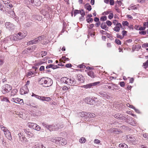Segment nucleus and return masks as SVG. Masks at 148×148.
Returning <instances> with one entry per match:
<instances>
[{"mask_svg": "<svg viewBox=\"0 0 148 148\" xmlns=\"http://www.w3.org/2000/svg\"><path fill=\"white\" fill-rule=\"evenodd\" d=\"M85 101L87 103L90 104H93V102H94V100L88 97L85 98Z\"/></svg>", "mask_w": 148, "mask_h": 148, "instance_id": "14", "label": "nucleus"}, {"mask_svg": "<svg viewBox=\"0 0 148 148\" xmlns=\"http://www.w3.org/2000/svg\"><path fill=\"white\" fill-rule=\"evenodd\" d=\"M34 40H31L27 42V45H30L31 44H35V42H34Z\"/></svg>", "mask_w": 148, "mask_h": 148, "instance_id": "39", "label": "nucleus"}, {"mask_svg": "<svg viewBox=\"0 0 148 148\" xmlns=\"http://www.w3.org/2000/svg\"><path fill=\"white\" fill-rule=\"evenodd\" d=\"M16 103H20L22 105L23 104V100L18 98H16Z\"/></svg>", "mask_w": 148, "mask_h": 148, "instance_id": "21", "label": "nucleus"}, {"mask_svg": "<svg viewBox=\"0 0 148 148\" xmlns=\"http://www.w3.org/2000/svg\"><path fill=\"white\" fill-rule=\"evenodd\" d=\"M4 63V59L2 57L0 58V66H2Z\"/></svg>", "mask_w": 148, "mask_h": 148, "instance_id": "37", "label": "nucleus"}, {"mask_svg": "<svg viewBox=\"0 0 148 148\" xmlns=\"http://www.w3.org/2000/svg\"><path fill=\"white\" fill-rule=\"evenodd\" d=\"M146 28V27H140L139 28L138 30L140 31H143L145 30Z\"/></svg>", "mask_w": 148, "mask_h": 148, "instance_id": "50", "label": "nucleus"}, {"mask_svg": "<svg viewBox=\"0 0 148 148\" xmlns=\"http://www.w3.org/2000/svg\"><path fill=\"white\" fill-rule=\"evenodd\" d=\"M0 127L1 130L4 132V134L5 133H6L7 131H9L6 127L3 126L2 125H1Z\"/></svg>", "mask_w": 148, "mask_h": 148, "instance_id": "22", "label": "nucleus"}, {"mask_svg": "<svg viewBox=\"0 0 148 148\" xmlns=\"http://www.w3.org/2000/svg\"><path fill=\"white\" fill-rule=\"evenodd\" d=\"M100 83V82H95L93 83H92V86H95L96 85L99 84Z\"/></svg>", "mask_w": 148, "mask_h": 148, "instance_id": "52", "label": "nucleus"}, {"mask_svg": "<svg viewBox=\"0 0 148 148\" xmlns=\"http://www.w3.org/2000/svg\"><path fill=\"white\" fill-rule=\"evenodd\" d=\"M100 33L102 34L106 35L107 34V32L103 30L100 31Z\"/></svg>", "mask_w": 148, "mask_h": 148, "instance_id": "60", "label": "nucleus"}, {"mask_svg": "<svg viewBox=\"0 0 148 148\" xmlns=\"http://www.w3.org/2000/svg\"><path fill=\"white\" fill-rule=\"evenodd\" d=\"M113 16V13H110L108 16V17L110 19H111Z\"/></svg>", "mask_w": 148, "mask_h": 148, "instance_id": "54", "label": "nucleus"}, {"mask_svg": "<svg viewBox=\"0 0 148 148\" xmlns=\"http://www.w3.org/2000/svg\"><path fill=\"white\" fill-rule=\"evenodd\" d=\"M119 84L121 86L123 87L125 86V84L124 82H120Z\"/></svg>", "mask_w": 148, "mask_h": 148, "instance_id": "59", "label": "nucleus"}, {"mask_svg": "<svg viewBox=\"0 0 148 148\" xmlns=\"http://www.w3.org/2000/svg\"><path fill=\"white\" fill-rule=\"evenodd\" d=\"M88 75L92 78H93L95 77L94 72L92 71H89L87 73Z\"/></svg>", "mask_w": 148, "mask_h": 148, "instance_id": "20", "label": "nucleus"}, {"mask_svg": "<svg viewBox=\"0 0 148 148\" xmlns=\"http://www.w3.org/2000/svg\"><path fill=\"white\" fill-rule=\"evenodd\" d=\"M101 27L102 29H105V30H108V28H106L107 27L106 25L104 23H102L101 25Z\"/></svg>", "mask_w": 148, "mask_h": 148, "instance_id": "28", "label": "nucleus"}, {"mask_svg": "<svg viewBox=\"0 0 148 148\" xmlns=\"http://www.w3.org/2000/svg\"><path fill=\"white\" fill-rule=\"evenodd\" d=\"M86 141V139L84 137L81 138L79 140V142L81 143H84Z\"/></svg>", "mask_w": 148, "mask_h": 148, "instance_id": "36", "label": "nucleus"}, {"mask_svg": "<svg viewBox=\"0 0 148 148\" xmlns=\"http://www.w3.org/2000/svg\"><path fill=\"white\" fill-rule=\"evenodd\" d=\"M127 32L125 30H123L122 32V34L123 37L126 35Z\"/></svg>", "mask_w": 148, "mask_h": 148, "instance_id": "58", "label": "nucleus"}, {"mask_svg": "<svg viewBox=\"0 0 148 148\" xmlns=\"http://www.w3.org/2000/svg\"><path fill=\"white\" fill-rule=\"evenodd\" d=\"M33 74L34 73L33 72H32L31 71H29V72H27L26 74V77H28L29 78H30L31 76L33 75Z\"/></svg>", "mask_w": 148, "mask_h": 148, "instance_id": "33", "label": "nucleus"}, {"mask_svg": "<svg viewBox=\"0 0 148 148\" xmlns=\"http://www.w3.org/2000/svg\"><path fill=\"white\" fill-rule=\"evenodd\" d=\"M127 141L130 143L135 144L136 142L137 141V140L134 136H132L130 135L127 136Z\"/></svg>", "mask_w": 148, "mask_h": 148, "instance_id": "2", "label": "nucleus"}, {"mask_svg": "<svg viewBox=\"0 0 148 148\" xmlns=\"http://www.w3.org/2000/svg\"><path fill=\"white\" fill-rule=\"evenodd\" d=\"M27 135L29 137H32L34 135L33 134L29 131L27 133Z\"/></svg>", "mask_w": 148, "mask_h": 148, "instance_id": "42", "label": "nucleus"}, {"mask_svg": "<svg viewBox=\"0 0 148 148\" xmlns=\"http://www.w3.org/2000/svg\"><path fill=\"white\" fill-rule=\"evenodd\" d=\"M116 43L118 45H121V41L118 39H116L115 40Z\"/></svg>", "mask_w": 148, "mask_h": 148, "instance_id": "44", "label": "nucleus"}, {"mask_svg": "<svg viewBox=\"0 0 148 148\" xmlns=\"http://www.w3.org/2000/svg\"><path fill=\"white\" fill-rule=\"evenodd\" d=\"M40 54L42 56V57H43L44 56H46L47 54V53L46 51H42L40 53Z\"/></svg>", "mask_w": 148, "mask_h": 148, "instance_id": "40", "label": "nucleus"}, {"mask_svg": "<svg viewBox=\"0 0 148 148\" xmlns=\"http://www.w3.org/2000/svg\"><path fill=\"white\" fill-rule=\"evenodd\" d=\"M99 94L101 96L105 98L108 99V96L107 95L106 93L105 92H99Z\"/></svg>", "mask_w": 148, "mask_h": 148, "instance_id": "23", "label": "nucleus"}, {"mask_svg": "<svg viewBox=\"0 0 148 148\" xmlns=\"http://www.w3.org/2000/svg\"><path fill=\"white\" fill-rule=\"evenodd\" d=\"M112 90L113 91L118 90L119 89V87L115 84H113L112 85Z\"/></svg>", "mask_w": 148, "mask_h": 148, "instance_id": "25", "label": "nucleus"}, {"mask_svg": "<svg viewBox=\"0 0 148 148\" xmlns=\"http://www.w3.org/2000/svg\"><path fill=\"white\" fill-rule=\"evenodd\" d=\"M12 89V86L8 84H5L3 86L2 92L3 93H5L8 92Z\"/></svg>", "mask_w": 148, "mask_h": 148, "instance_id": "3", "label": "nucleus"}, {"mask_svg": "<svg viewBox=\"0 0 148 148\" xmlns=\"http://www.w3.org/2000/svg\"><path fill=\"white\" fill-rule=\"evenodd\" d=\"M76 82L75 79L73 77H70L69 86H74L76 84Z\"/></svg>", "mask_w": 148, "mask_h": 148, "instance_id": "15", "label": "nucleus"}, {"mask_svg": "<svg viewBox=\"0 0 148 148\" xmlns=\"http://www.w3.org/2000/svg\"><path fill=\"white\" fill-rule=\"evenodd\" d=\"M122 116L123 115L121 114H116L114 115V117L117 119H121Z\"/></svg>", "mask_w": 148, "mask_h": 148, "instance_id": "26", "label": "nucleus"}, {"mask_svg": "<svg viewBox=\"0 0 148 148\" xmlns=\"http://www.w3.org/2000/svg\"><path fill=\"white\" fill-rule=\"evenodd\" d=\"M107 17L106 16H103L100 18V20L101 21H104L106 20Z\"/></svg>", "mask_w": 148, "mask_h": 148, "instance_id": "49", "label": "nucleus"}, {"mask_svg": "<svg viewBox=\"0 0 148 148\" xmlns=\"http://www.w3.org/2000/svg\"><path fill=\"white\" fill-rule=\"evenodd\" d=\"M77 77L79 81H80L81 82H83L84 81V77L82 75H78Z\"/></svg>", "mask_w": 148, "mask_h": 148, "instance_id": "18", "label": "nucleus"}, {"mask_svg": "<svg viewBox=\"0 0 148 148\" xmlns=\"http://www.w3.org/2000/svg\"><path fill=\"white\" fill-rule=\"evenodd\" d=\"M142 47L143 48H146L147 47H148V44L145 43L143 44L142 46Z\"/></svg>", "mask_w": 148, "mask_h": 148, "instance_id": "64", "label": "nucleus"}, {"mask_svg": "<svg viewBox=\"0 0 148 148\" xmlns=\"http://www.w3.org/2000/svg\"><path fill=\"white\" fill-rule=\"evenodd\" d=\"M45 38V37L43 36H39L37 38H35L34 42H35V43L36 44L38 42H39L40 40L44 39Z\"/></svg>", "mask_w": 148, "mask_h": 148, "instance_id": "13", "label": "nucleus"}, {"mask_svg": "<svg viewBox=\"0 0 148 148\" xmlns=\"http://www.w3.org/2000/svg\"><path fill=\"white\" fill-rule=\"evenodd\" d=\"M143 66L146 67H148V60L147 61L143 63Z\"/></svg>", "mask_w": 148, "mask_h": 148, "instance_id": "55", "label": "nucleus"}, {"mask_svg": "<svg viewBox=\"0 0 148 148\" xmlns=\"http://www.w3.org/2000/svg\"><path fill=\"white\" fill-rule=\"evenodd\" d=\"M35 147L36 148H46L42 144H38L35 145Z\"/></svg>", "mask_w": 148, "mask_h": 148, "instance_id": "27", "label": "nucleus"}, {"mask_svg": "<svg viewBox=\"0 0 148 148\" xmlns=\"http://www.w3.org/2000/svg\"><path fill=\"white\" fill-rule=\"evenodd\" d=\"M139 33L140 34L142 35H145L146 34V31H140Z\"/></svg>", "mask_w": 148, "mask_h": 148, "instance_id": "45", "label": "nucleus"}, {"mask_svg": "<svg viewBox=\"0 0 148 148\" xmlns=\"http://www.w3.org/2000/svg\"><path fill=\"white\" fill-rule=\"evenodd\" d=\"M85 7L87 10L89 11H90L92 9L91 6L89 4H86Z\"/></svg>", "mask_w": 148, "mask_h": 148, "instance_id": "35", "label": "nucleus"}, {"mask_svg": "<svg viewBox=\"0 0 148 148\" xmlns=\"http://www.w3.org/2000/svg\"><path fill=\"white\" fill-rule=\"evenodd\" d=\"M92 83H90L88 84H87L86 85H84L83 86V87L86 88H90L92 86Z\"/></svg>", "mask_w": 148, "mask_h": 148, "instance_id": "32", "label": "nucleus"}, {"mask_svg": "<svg viewBox=\"0 0 148 148\" xmlns=\"http://www.w3.org/2000/svg\"><path fill=\"white\" fill-rule=\"evenodd\" d=\"M122 26V25L120 23H119L117 25L114 29V31L116 32H119L120 29V27Z\"/></svg>", "mask_w": 148, "mask_h": 148, "instance_id": "16", "label": "nucleus"}, {"mask_svg": "<svg viewBox=\"0 0 148 148\" xmlns=\"http://www.w3.org/2000/svg\"><path fill=\"white\" fill-rule=\"evenodd\" d=\"M57 138H55L54 139L53 138L52 140V142L56 143L57 144H58V141L56 140Z\"/></svg>", "mask_w": 148, "mask_h": 148, "instance_id": "57", "label": "nucleus"}, {"mask_svg": "<svg viewBox=\"0 0 148 148\" xmlns=\"http://www.w3.org/2000/svg\"><path fill=\"white\" fill-rule=\"evenodd\" d=\"M70 88L69 86L67 87L66 86H64L63 87L62 89L64 90H66L69 89Z\"/></svg>", "mask_w": 148, "mask_h": 148, "instance_id": "41", "label": "nucleus"}, {"mask_svg": "<svg viewBox=\"0 0 148 148\" xmlns=\"http://www.w3.org/2000/svg\"><path fill=\"white\" fill-rule=\"evenodd\" d=\"M4 6L2 5L1 2L0 1V10L4 11Z\"/></svg>", "mask_w": 148, "mask_h": 148, "instance_id": "38", "label": "nucleus"}, {"mask_svg": "<svg viewBox=\"0 0 148 148\" xmlns=\"http://www.w3.org/2000/svg\"><path fill=\"white\" fill-rule=\"evenodd\" d=\"M80 12L79 13L82 16H84L85 15V13L84 11L83 10H80Z\"/></svg>", "mask_w": 148, "mask_h": 148, "instance_id": "48", "label": "nucleus"}, {"mask_svg": "<svg viewBox=\"0 0 148 148\" xmlns=\"http://www.w3.org/2000/svg\"><path fill=\"white\" fill-rule=\"evenodd\" d=\"M122 24L123 26H128L129 24L128 22L126 21H123L122 22Z\"/></svg>", "mask_w": 148, "mask_h": 148, "instance_id": "47", "label": "nucleus"}, {"mask_svg": "<svg viewBox=\"0 0 148 148\" xmlns=\"http://www.w3.org/2000/svg\"><path fill=\"white\" fill-rule=\"evenodd\" d=\"M39 83L45 87L50 86L53 83L52 80L48 77L41 78L39 80Z\"/></svg>", "mask_w": 148, "mask_h": 148, "instance_id": "1", "label": "nucleus"}, {"mask_svg": "<svg viewBox=\"0 0 148 148\" xmlns=\"http://www.w3.org/2000/svg\"><path fill=\"white\" fill-rule=\"evenodd\" d=\"M56 140L58 141V144L62 145H65L67 143L65 139L61 137H57Z\"/></svg>", "mask_w": 148, "mask_h": 148, "instance_id": "5", "label": "nucleus"}, {"mask_svg": "<svg viewBox=\"0 0 148 148\" xmlns=\"http://www.w3.org/2000/svg\"><path fill=\"white\" fill-rule=\"evenodd\" d=\"M58 124L56 125H48L47 129L49 130L50 131H54L57 130L58 129L62 127H61L60 126H59Z\"/></svg>", "mask_w": 148, "mask_h": 148, "instance_id": "4", "label": "nucleus"}, {"mask_svg": "<svg viewBox=\"0 0 148 148\" xmlns=\"http://www.w3.org/2000/svg\"><path fill=\"white\" fill-rule=\"evenodd\" d=\"M106 23L107 25L109 26H110L112 24V22L109 21H106Z\"/></svg>", "mask_w": 148, "mask_h": 148, "instance_id": "53", "label": "nucleus"}, {"mask_svg": "<svg viewBox=\"0 0 148 148\" xmlns=\"http://www.w3.org/2000/svg\"><path fill=\"white\" fill-rule=\"evenodd\" d=\"M83 113L84 114V115H85V116L88 117H89V116L90 114V113L89 112H84Z\"/></svg>", "mask_w": 148, "mask_h": 148, "instance_id": "51", "label": "nucleus"}, {"mask_svg": "<svg viewBox=\"0 0 148 148\" xmlns=\"http://www.w3.org/2000/svg\"><path fill=\"white\" fill-rule=\"evenodd\" d=\"M8 15L12 18L15 17V16L14 12L11 10L9 11L8 13Z\"/></svg>", "mask_w": 148, "mask_h": 148, "instance_id": "19", "label": "nucleus"}, {"mask_svg": "<svg viewBox=\"0 0 148 148\" xmlns=\"http://www.w3.org/2000/svg\"><path fill=\"white\" fill-rule=\"evenodd\" d=\"M6 138L10 141L12 140V136L11 135V132L9 131H7V132L5 134Z\"/></svg>", "mask_w": 148, "mask_h": 148, "instance_id": "12", "label": "nucleus"}, {"mask_svg": "<svg viewBox=\"0 0 148 148\" xmlns=\"http://www.w3.org/2000/svg\"><path fill=\"white\" fill-rule=\"evenodd\" d=\"M95 114L94 113H90L89 116V118H91L93 117H94L95 116Z\"/></svg>", "mask_w": 148, "mask_h": 148, "instance_id": "62", "label": "nucleus"}, {"mask_svg": "<svg viewBox=\"0 0 148 148\" xmlns=\"http://www.w3.org/2000/svg\"><path fill=\"white\" fill-rule=\"evenodd\" d=\"M5 26L6 28L9 30H12L14 28V26L13 24L10 22H7L5 23Z\"/></svg>", "mask_w": 148, "mask_h": 148, "instance_id": "11", "label": "nucleus"}, {"mask_svg": "<svg viewBox=\"0 0 148 148\" xmlns=\"http://www.w3.org/2000/svg\"><path fill=\"white\" fill-rule=\"evenodd\" d=\"M35 125H36V124L33 123L29 122L27 124L29 128H32L33 129Z\"/></svg>", "mask_w": 148, "mask_h": 148, "instance_id": "24", "label": "nucleus"}, {"mask_svg": "<svg viewBox=\"0 0 148 148\" xmlns=\"http://www.w3.org/2000/svg\"><path fill=\"white\" fill-rule=\"evenodd\" d=\"M93 19L92 18H87L86 19V21L88 23L90 22H92L93 21Z\"/></svg>", "mask_w": 148, "mask_h": 148, "instance_id": "46", "label": "nucleus"}, {"mask_svg": "<svg viewBox=\"0 0 148 148\" xmlns=\"http://www.w3.org/2000/svg\"><path fill=\"white\" fill-rule=\"evenodd\" d=\"M1 101H6L7 102H10L9 101L8 99L6 97H3L1 98Z\"/></svg>", "mask_w": 148, "mask_h": 148, "instance_id": "31", "label": "nucleus"}, {"mask_svg": "<svg viewBox=\"0 0 148 148\" xmlns=\"http://www.w3.org/2000/svg\"><path fill=\"white\" fill-rule=\"evenodd\" d=\"M51 100V98L50 97H45V101H49Z\"/></svg>", "mask_w": 148, "mask_h": 148, "instance_id": "56", "label": "nucleus"}, {"mask_svg": "<svg viewBox=\"0 0 148 148\" xmlns=\"http://www.w3.org/2000/svg\"><path fill=\"white\" fill-rule=\"evenodd\" d=\"M27 33H26L19 32L16 34V37L18 40H20L24 38L27 36Z\"/></svg>", "mask_w": 148, "mask_h": 148, "instance_id": "7", "label": "nucleus"}, {"mask_svg": "<svg viewBox=\"0 0 148 148\" xmlns=\"http://www.w3.org/2000/svg\"><path fill=\"white\" fill-rule=\"evenodd\" d=\"M113 23L114 24V25H117L119 24V23H118V22L117 21V20H113Z\"/></svg>", "mask_w": 148, "mask_h": 148, "instance_id": "63", "label": "nucleus"}, {"mask_svg": "<svg viewBox=\"0 0 148 148\" xmlns=\"http://www.w3.org/2000/svg\"><path fill=\"white\" fill-rule=\"evenodd\" d=\"M61 82L63 83L67 84L69 85L70 82V78H68L66 77H63L60 79Z\"/></svg>", "mask_w": 148, "mask_h": 148, "instance_id": "6", "label": "nucleus"}, {"mask_svg": "<svg viewBox=\"0 0 148 148\" xmlns=\"http://www.w3.org/2000/svg\"><path fill=\"white\" fill-rule=\"evenodd\" d=\"M78 67L80 68H83L86 67V66L83 64H80L78 66Z\"/></svg>", "mask_w": 148, "mask_h": 148, "instance_id": "61", "label": "nucleus"}, {"mask_svg": "<svg viewBox=\"0 0 148 148\" xmlns=\"http://www.w3.org/2000/svg\"><path fill=\"white\" fill-rule=\"evenodd\" d=\"M29 2L33 5L39 6L41 4V1L39 0H29Z\"/></svg>", "mask_w": 148, "mask_h": 148, "instance_id": "9", "label": "nucleus"}, {"mask_svg": "<svg viewBox=\"0 0 148 148\" xmlns=\"http://www.w3.org/2000/svg\"><path fill=\"white\" fill-rule=\"evenodd\" d=\"M28 91V89L27 88V87L25 86L21 89L20 93L21 95H24L26 94Z\"/></svg>", "mask_w": 148, "mask_h": 148, "instance_id": "10", "label": "nucleus"}, {"mask_svg": "<svg viewBox=\"0 0 148 148\" xmlns=\"http://www.w3.org/2000/svg\"><path fill=\"white\" fill-rule=\"evenodd\" d=\"M17 91L16 89H14L12 90L11 92V95L14 96L16 94Z\"/></svg>", "mask_w": 148, "mask_h": 148, "instance_id": "30", "label": "nucleus"}, {"mask_svg": "<svg viewBox=\"0 0 148 148\" xmlns=\"http://www.w3.org/2000/svg\"><path fill=\"white\" fill-rule=\"evenodd\" d=\"M79 12H80V10H75L74 12V16H75L77 14H79Z\"/></svg>", "mask_w": 148, "mask_h": 148, "instance_id": "43", "label": "nucleus"}, {"mask_svg": "<svg viewBox=\"0 0 148 148\" xmlns=\"http://www.w3.org/2000/svg\"><path fill=\"white\" fill-rule=\"evenodd\" d=\"M16 34H14L13 36H9L10 39L11 40L16 41L18 39Z\"/></svg>", "mask_w": 148, "mask_h": 148, "instance_id": "17", "label": "nucleus"}, {"mask_svg": "<svg viewBox=\"0 0 148 148\" xmlns=\"http://www.w3.org/2000/svg\"><path fill=\"white\" fill-rule=\"evenodd\" d=\"M34 129L38 131H39L40 130L41 128L39 126L36 124V125L34 126Z\"/></svg>", "mask_w": 148, "mask_h": 148, "instance_id": "34", "label": "nucleus"}, {"mask_svg": "<svg viewBox=\"0 0 148 148\" xmlns=\"http://www.w3.org/2000/svg\"><path fill=\"white\" fill-rule=\"evenodd\" d=\"M20 140L23 143H25L27 141V139L23 133H20L18 134Z\"/></svg>", "mask_w": 148, "mask_h": 148, "instance_id": "8", "label": "nucleus"}, {"mask_svg": "<svg viewBox=\"0 0 148 148\" xmlns=\"http://www.w3.org/2000/svg\"><path fill=\"white\" fill-rule=\"evenodd\" d=\"M120 148H127L128 146L125 144L122 143L119 145Z\"/></svg>", "mask_w": 148, "mask_h": 148, "instance_id": "29", "label": "nucleus"}]
</instances>
